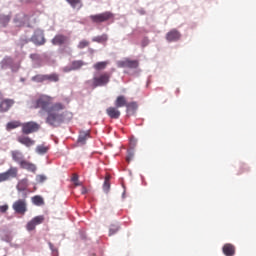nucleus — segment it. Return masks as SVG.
I'll use <instances>...</instances> for the list:
<instances>
[{"instance_id": "obj_1", "label": "nucleus", "mask_w": 256, "mask_h": 256, "mask_svg": "<svg viewBox=\"0 0 256 256\" xmlns=\"http://www.w3.org/2000/svg\"><path fill=\"white\" fill-rule=\"evenodd\" d=\"M32 109H41L48 114L46 118L47 125L51 127H59L65 121V115L60 111L65 109V104L57 102L53 104V97L42 94L32 104Z\"/></svg>"}, {"instance_id": "obj_2", "label": "nucleus", "mask_w": 256, "mask_h": 256, "mask_svg": "<svg viewBox=\"0 0 256 256\" xmlns=\"http://www.w3.org/2000/svg\"><path fill=\"white\" fill-rule=\"evenodd\" d=\"M115 15L112 12L106 11L99 14L90 15L89 19L92 23H105L107 21H111Z\"/></svg>"}, {"instance_id": "obj_3", "label": "nucleus", "mask_w": 256, "mask_h": 256, "mask_svg": "<svg viewBox=\"0 0 256 256\" xmlns=\"http://www.w3.org/2000/svg\"><path fill=\"white\" fill-rule=\"evenodd\" d=\"M30 21L31 16L24 13L16 14L13 19V23L16 27H31Z\"/></svg>"}, {"instance_id": "obj_4", "label": "nucleus", "mask_w": 256, "mask_h": 256, "mask_svg": "<svg viewBox=\"0 0 256 256\" xmlns=\"http://www.w3.org/2000/svg\"><path fill=\"white\" fill-rule=\"evenodd\" d=\"M111 81V73L103 72L99 76L93 78L94 87H105Z\"/></svg>"}, {"instance_id": "obj_5", "label": "nucleus", "mask_w": 256, "mask_h": 256, "mask_svg": "<svg viewBox=\"0 0 256 256\" xmlns=\"http://www.w3.org/2000/svg\"><path fill=\"white\" fill-rule=\"evenodd\" d=\"M13 211L18 215H25L27 211V195L24 198L16 200L12 205Z\"/></svg>"}, {"instance_id": "obj_6", "label": "nucleus", "mask_w": 256, "mask_h": 256, "mask_svg": "<svg viewBox=\"0 0 256 256\" xmlns=\"http://www.w3.org/2000/svg\"><path fill=\"white\" fill-rule=\"evenodd\" d=\"M21 127L23 135H31V133H37L41 129V126L33 121L23 123Z\"/></svg>"}, {"instance_id": "obj_7", "label": "nucleus", "mask_w": 256, "mask_h": 256, "mask_svg": "<svg viewBox=\"0 0 256 256\" xmlns=\"http://www.w3.org/2000/svg\"><path fill=\"white\" fill-rule=\"evenodd\" d=\"M19 173L17 167H10L6 172L0 173V183L9 181V179H15Z\"/></svg>"}, {"instance_id": "obj_8", "label": "nucleus", "mask_w": 256, "mask_h": 256, "mask_svg": "<svg viewBox=\"0 0 256 256\" xmlns=\"http://www.w3.org/2000/svg\"><path fill=\"white\" fill-rule=\"evenodd\" d=\"M117 65L122 69H137L139 67V60L125 58L124 60L118 61Z\"/></svg>"}, {"instance_id": "obj_9", "label": "nucleus", "mask_w": 256, "mask_h": 256, "mask_svg": "<svg viewBox=\"0 0 256 256\" xmlns=\"http://www.w3.org/2000/svg\"><path fill=\"white\" fill-rule=\"evenodd\" d=\"M30 41H32L34 45H45V34H43V30L41 29L35 30Z\"/></svg>"}, {"instance_id": "obj_10", "label": "nucleus", "mask_w": 256, "mask_h": 256, "mask_svg": "<svg viewBox=\"0 0 256 256\" xmlns=\"http://www.w3.org/2000/svg\"><path fill=\"white\" fill-rule=\"evenodd\" d=\"M43 221H45V217H43V216L34 217L32 220H30L27 223V225H26L27 231H35V227H37V225H41V223H43Z\"/></svg>"}, {"instance_id": "obj_11", "label": "nucleus", "mask_w": 256, "mask_h": 256, "mask_svg": "<svg viewBox=\"0 0 256 256\" xmlns=\"http://www.w3.org/2000/svg\"><path fill=\"white\" fill-rule=\"evenodd\" d=\"M181 39V33L177 29H172L166 34V41L173 43Z\"/></svg>"}, {"instance_id": "obj_12", "label": "nucleus", "mask_w": 256, "mask_h": 256, "mask_svg": "<svg viewBox=\"0 0 256 256\" xmlns=\"http://www.w3.org/2000/svg\"><path fill=\"white\" fill-rule=\"evenodd\" d=\"M17 141L25 147H33V145H35V140L31 139L27 134L18 136Z\"/></svg>"}, {"instance_id": "obj_13", "label": "nucleus", "mask_w": 256, "mask_h": 256, "mask_svg": "<svg viewBox=\"0 0 256 256\" xmlns=\"http://www.w3.org/2000/svg\"><path fill=\"white\" fill-rule=\"evenodd\" d=\"M14 104H15V101L11 100V99H5V100L1 101V103H0L1 113H7V111L9 109H11V107H13Z\"/></svg>"}, {"instance_id": "obj_14", "label": "nucleus", "mask_w": 256, "mask_h": 256, "mask_svg": "<svg viewBox=\"0 0 256 256\" xmlns=\"http://www.w3.org/2000/svg\"><path fill=\"white\" fill-rule=\"evenodd\" d=\"M106 113L110 119H119L121 117V111L116 106L107 108Z\"/></svg>"}, {"instance_id": "obj_15", "label": "nucleus", "mask_w": 256, "mask_h": 256, "mask_svg": "<svg viewBox=\"0 0 256 256\" xmlns=\"http://www.w3.org/2000/svg\"><path fill=\"white\" fill-rule=\"evenodd\" d=\"M68 38L67 36L63 35V34H57L52 40L51 43L52 45H65V43H67Z\"/></svg>"}, {"instance_id": "obj_16", "label": "nucleus", "mask_w": 256, "mask_h": 256, "mask_svg": "<svg viewBox=\"0 0 256 256\" xmlns=\"http://www.w3.org/2000/svg\"><path fill=\"white\" fill-rule=\"evenodd\" d=\"M21 169H26V171H30V173H35L37 171V166L27 160L20 162Z\"/></svg>"}, {"instance_id": "obj_17", "label": "nucleus", "mask_w": 256, "mask_h": 256, "mask_svg": "<svg viewBox=\"0 0 256 256\" xmlns=\"http://www.w3.org/2000/svg\"><path fill=\"white\" fill-rule=\"evenodd\" d=\"M222 251L225 256H234L235 246L230 243L224 244V246L222 247Z\"/></svg>"}, {"instance_id": "obj_18", "label": "nucleus", "mask_w": 256, "mask_h": 256, "mask_svg": "<svg viewBox=\"0 0 256 256\" xmlns=\"http://www.w3.org/2000/svg\"><path fill=\"white\" fill-rule=\"evenodd\" d=\"M114 105L117 109H121V107H127V98H125L123 95L118 96Z\"/></svg>"}, {"instance_id": "obj_19", "label": "nucleus", "mask_w": 256, "mask_h": 256, "mask_svg": "<svg viewBox=\"0 0 256 256\" xmlns=\"http://www.w3.org/2000/svg\"><path fill=\"white\" fill-rule=\"evenodd\" d=\"M18 127H22V123L19 120H13L6 124V131H13V129H18Z\"/></svg>"}, {"instance_id": "obj_20", "label": "nucleus", "mask_w": 256, "mask_h": 256, "mask_svg": "<svg viewBox=\"0 0 256 256\" xmlns=\"http://www.w3.org/2000/svg\"><path fill=\"white\" fill-rule=\"evenodd\" d=\"M11 155H12L13 161H15L16 163H19V165H21V162L25 161L23 160V153H21L19 150L12 151Z\"/></svg>"}, {"instance_id": "obj_21", "label": "nucleus", "mask_w": 256, "mask_h": 256, "mask_svg": "<svg viewBox=\"0 0 256 256\" xmlns=\"http://www.w3.org/2000/svg\"><path fill=\"white\" fill-rule=\"evenodd\" d=\"M11 21V15L8 14H0V26L1 27H7L9 25V22Z\"/></svg>"}, {"instance_id": "obj_22", "label": "nucleus", "mask_w": 256, "mask_h": 256, "mask_svg": "<svg viewBox=\"0 0 256 256\" xmlns=\"http://www.w3.org/2000/svg\"><path fill=\"white\" fill-rule=\"evenodd\" d=\"M45 81H48V83H58L59 74L57 73L45 74Z\"/></svg>"}, {"instance_id": "obj_23", "label": "nucleus", "mask_w": 256, "mask_h": 256, "mask_svg": "<svg viewBox=\"0 0 256 256\" xmlns=\"http://www.w3.org/2000/svg\"><path fill=\"white\" fill-rule=\"evenodd\" d=\"M108 65V61L97 62L93 65V69H95V71H103L104 69H107Z\"/></svg>"}, {"instance_id": "obj_24", "label": "nucleus", "mask_w": 256, "mask_h": 256, "mask_svg": "<svg viewBox=\"0 0 256 256\" xmlns=\"http://www.w3.org/2000/svg\"><path fill=\"white\" fill-rule=\"evenodd\" d=\"M109 36L107 34H102L100 36H95L92 38L94 43H107Z\"/></svg>"}, {"instance_id": "obj_25", "label": "nucleus", "mask_w": 256, "mask_h": 256, "mask_svg": "<svg viewBox=\"0 0 256 256\" xmlns=\"http://www.w3.org/2000/svg\"><path fill=\"white\" fill-rule=\"evenodd\" d=\"M72 9H81L83 2L81 0H66Z\"/></svg>"}, {"instance_id": "obj_26", "label": "nucleus", "mask_w": 256, "mask_h": 256, "mask_svg": "<svg viewBox=\"0 0 256 256\" xmlns=\"http://www.w3.org/2000/svg\"><path fill=\"white\" fill-rule=\"evenodd\" d=\"M9 67H13V59L12 58H4L1 61V69H9Z\"/></svg>"}, {"instance_id": "obj_27", "label": "nucleus", "mask_w": 256, "mask_h": 256, "mask_svg": "<svg viewBox=\"0 0 256 256\" xmlns=\"http://www.w3.org/2000/svg\"><path fill=\"white\" fill-rule=\"evenodd\" d=\"M32 203L37 207H41L42 205H45V200H43V197L36 195L32 197Z\"/></svg>"}, {"instance_id": "obj_28", "label": "nucleus", "mask_w": 256, "mask_h": 256, "mask_svg": "<svg viewBox=\"0 0 256 256\" xmlns=\"http://www.w3.org/2000/svg\"><path fill=\"white\" fill-rule=\"evenodd\" d=\"M72 69L73 71H77L78 69H81L84 65H87L83 60H74L72 63Z\"/></svg>"}, {"instance_id": "obj_29", "label": "nucleus", "mask_w": 256, "mask_h": 256, "mask_svg": "<svg viewBox=\"0 0 256 256\" xmlns=\"http://www.w3.org/2000/svg\"><path fill=\"white\" fill-rule=\"evenodd\" d=\"M87 139H89V132H82L78 137V143L85 145Z\"/></svg>"}, {"instance_id": "obj_30", "label": "nucleus", "mask_w": 256, "mask_h": 256, "mask_svg": "<svg viewBox=\"0 0 256 256\" xmlns=\"http://www.w3.org/2000/svg\"><path fill=\"white\" fill-rule=\"evenodd\" d=\"M34 83H45V74H37L31 78Z\"/></svg>"}, {"instance_id": "obj_31", "label": "nucleus", "mask_w": 256, "mask_h": 256, "mask_svg": "<svg viewBox=\"0 0 256 256\" xmlns=\"http://www.w3.org/2000/svg\"><path fill=\"white\" fill-rule=\"evenodd\" d=\"M47 151H49V147L48 146L38 145L36 147V153H38V155H45V153H47Z\"/></svg>"}, {"instance_id": "obj_32", "label": "nucleus", "mask_w": 256, "mask_h": 256, "mask_svg": "<svg viewBox=\"0 0 256 256\" xmlns=\"http://www.w3.org/2000/svg\"><path fill=\"white\" fill-rule=\"evenodd\" d=\"M137 102H127L126 109L127 111H137Z\"/></svg>"}, {"instance_id": "obj_33", "label": "nucleus", "mask_w": 256, "mask_h": 256, "mask_svg": "<svg viewBox=\"0 0 256 256\" xmlns=\"http://www.w3.org/2000/svg\"><path fill=\"white\" fill-rule=\"evenodd\" d=\"M111 189V183L109 182V176L105 178L104 184H103V191L105 193H109V190Z\"/></svg>"}, {"instance_id": "obj_34", "label": "nucleus", "mask_w": 256, "mask_h": 256, "mask_svg": "<svg viewBox=\"0 0 256 256\" xmlns=\"http://www.w3.org/2000/svg\"><path fill=\"white\" fill-rule=\"evenodd\" d=\"M89 45H90V42H89L88 40H81V41L78 43L77 47H78L79 49H85L86 47H89Z\"/></svg>"}, {"instance_id": "obj_35", "label": "nucleus", "mask_w": 256, "mask_h": 256, "mask_svg": "<svg viewBox=\"0 0 256 256\" xmlns=\"http://www.w3.org/2000/svg\"><path fill=\"white\" fill-rule=\"evenodd\" d=\"M71 181L74 182L76 187L81 186V183L79 182V175L73 174Z\"/></svg>"}, {"instance_id": "obj_36", "label": "nucleus", "mask_w": 256, "mask_h": 256, "mask_svg": "<svg viewBox=\"0 0 256 256\" xmlns=\"http://www.w3.org/2000/svg\"><path fill=\"white\" fill-rule=\"evenodd\" d=\"M36 181H38V183H45V181H47V176H45V175H37L36 176Z\"/></svg>"}, {"instance_id": "obj_37", "label": "nucleus", "mask_w": 256, "mask_h": 256, "mask_svg": "<svg viewBox=\"0 0 256 256\" xmlns=\"http://www.w3.org/2000/svg\"><path fill=\"white\" fill-rule=\"evenodd\" d=\"M49 247L52 251L53 256H59V250H57V248H55V246H53V244L49 243Z\"/></svg>"}, {"instance_id": "obj_38", "label": "nucleus", "mask_w": 256, "mask_h": 256, "mask_svg": "<svg viewBox=\"0 0 256 256\" xmlns=\"http://www.w3.org/2000/svg\"><path fill=\"white\" fill-rule=\"evenodd\" d=\"M29 41H31V39H29L27 37H21L20 38V45H21V47L27 45V43H29Z\"/></svg>"}, {"instance_id": "obj_39", "label": "nucleus", "mask_w": 256, "mask_h": 256, "mask_svg": "<svg viewBox=\"0 0 256 256\" xmlns=\"http://www.w3.org/2000/svg\"><path fill=\"white\" fill-rule=\"evenodd\" d=\"M119 231V228H117V227H112V228H110V230H109V235L111 236V235H115V233H117Z\"/></svg>"}, {"instance_id": "obj_40", "label": "nucleus", "mask_w": 256, "mask_h": 256, "mask_svg": "<svg viewBox=\"0 0 256 256\" xmlns=\"http://www.w3.org/2000/svg\"><path fill=\"white\" fill-rule=\"evenodd\" d=\"M8 209H9V206H8V205H2V206H0V212H1V213H7Z\"/></svg>"}, {"instance_id": "obj_41", "label": "nucleus", "mask_w": 256, "mask_h": 256, "mask_svg": "<svg viewBox=\"0 0 256 256\" xmlns=\"http://www.w3.org/2000/svg\"><path fill=\"white\" fill-rule=\"evenodd\" d=\"M71 71H73V66H71V67L66 66V67L63 68V72H64V73H69V72H71Z\"/></svg>"}, {"instance_id": "obj_42", "label": "nucleus", "mask_w": 256, "mask_h": 256, "mask_svg": "<svg viewBox=\"0 0 256 256\" xmlns=\"http://www.w3.org/2000/svg\"><path fill=\"white\" fill-rule=\"evenodd\" d=\"M131 159H133V152H128V156L126 157V161L131 163Z\"/></svg>"}, {"instance_id": "obj_43", "label": "nucleus", "mask_w": 256, "mask_h": 256, "mask_svg": "<svg viewBox=\"0 0 256 256\" xmlns=\"http://www.w3.org/2000/svg\"><path fill=\"white\" fill-rule=\"evenodd\" d=\"M130 145L131 147H135V145H137V140L135 138L130 139Z\"/></svg>"}, {"instance_id": "obj_44", "label": "nucleus", "mask_w": 256, "mask_h": 256, "mask_svg": "<svg viewBox=\"0 0 256 256\" xmlns=\"http://www.w3.org/2000/svg\"><path fill=\"white\" fill-rule=\"evenodd\" d=\"M86 193H87V188L82 187V189H81V194H82V195H86Z\"/></svg>"}, {"instance_id": "obj_45", "label": "nucleus", "mask_w": 256, "mask_h": 256, "mask_svg": "<svg viewBox=\"0 0 256 256\" xmlns=\"http://www.w3.org/2000/svg\"><path fill=\"white\" fill-rule=\"evenodd\" d=\"M1 95H2V94H1V92H0V97H1Z\"/></svg>"}]
</instances>
